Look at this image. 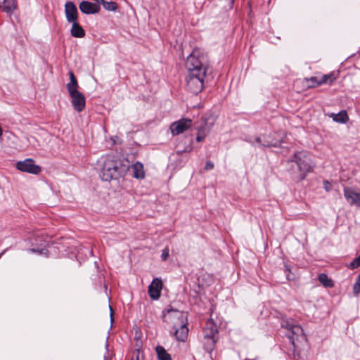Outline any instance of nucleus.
<instances>
[{
  "label": "nucleus",
  "mask_w": 360,
  "mask_h": 360,
  "mask_svg": "<svg viewBox=\"0 0 360 360\" xmlns=\"http://www.w3.org/2000/svg\"><path fill=\"white\" fill-rule=\"evenodd\" d=\"M359 275H360V272H359Z\"/></svg>",
  "instance_id": "nucleus-49"
},
{
  "label": "nucleus",
  "mask_w": 360,
  "mask_h": 360,
  "mask_svg": "<svg viewBox=\"0 0 360 360\" xmlns=\"http://www.w3.org/2000/svg\"><path fill=\"white\" fill-rule=\"evenodd\" d=\"M168 257H169V250L168 249L163 250L162 253L161 255L162 259L163 261H165L167 259Z\"/></svg>",
  "instance_id": "nucleus-35"
},
{
  "label": "nucleus",
  "mask_w": 360,
  "mask_h": 360,
  "mask_svg": "<svg viewBox=\"0 0 360 360\" xmlns=\"http://www.w3.org/2000/svg\"><path fill=\"white\" fill-rule=\"evenodd\" d=\"M182 162H183V161H182V160H179V162H177V163L176 164V167H183V164H181Z\"/></svg>",
  "instance_id": "nucleus-41"
},
{
  "label": "nucleus",
  "mask_w": 360,
  "mask_h": 360,
  "mask_svg": "<svg viewBox=\"0 0 360 360\" xmlns=\"http://www.w3.org/2000/svg\"><path fill=\"white\" fill-rule=\"evenodd\" d=\"M158 360H172L171 355L165 350V349L158 345L155 348Z\"/></svg>",
  "instance_id": "nucleus-25"
},
{
  "label": "nucleus",
  "mask_w": 360,
  "mask_h": 360,
  "mask_svg": "<svg viewBox=\"0 0 360 360\" xmlns=\"http://www.w3.org/2000/svg\"><path fill=\"white\" fill-rule=\"evenodd\" d=\"M130 167L129 162L118 155H108L103 162L101 178L102 180L110 181L112 179H118L128 172Z\"/></svg>",
  "instance_id": "nucleus-2"
},
{
  "label": "nucleus",
  "mask_w": 360,
  "mask_h": 360,
  "mask_svg": "<svg viewBox=\"0 0 360 360\" xmlns=\"http://www.w3.org/2000/svg\"><path fill=\"white\" fill-rule=\"evenodd\" d=\"M162 288V281L155 278L148 286V295L152 300H156L160 298Z\"/></svg>",
  "instance_id": "nucleus-12"
},
{
  "label": "nucleus",
  "mask_w": 360,
  "mask_h": 360,
  "mask_svg": "<svg viewBox=\"0 0 360 360\" xmlns=\"http://www.w3.org/2000/svg\"><path fill=\"white\" fill-rule=\"evenodd\" d=\"M320 77L314 76L311 77L309 79H308V82H309L311 84H309V87H317L320 85H318L319 79Z\"/></svg>",
  "instance_id": "nucleus-30"
},
{
  "label": "nucleus",
  "mask_w": 360,
  "mask_h": 360,
  "mask_svg": "<svg viewBox=\"0 0 360 360\" xmlns=\"http://www.w3.org/2000/svg\"><path fill=\"white\" fill-rule=\"evenodd\" d=\"M214 124V118L211 116L202 117L194 125L195 129L199 134H205L209 132L210 128Z\"/></svg>",
  "instance_id": "nucleus-11"
},
{
  "label": "nucleus",
  "mask_w": 360,
  "mask_h": 360,
  "mask_svg": "<svg viewBox=\"0 0 360 360\" xmlns=\"http://www.w3.org/2000/svg\"><path fill=\"white\" fill-rule=\"evenodd\" d=\"M101 4L103 5V8L108 11H115L117 8V4L113 1H106L103 0L101 1Z\"/></svg>",
  "instance_id": "nucleus-27"
},
{
  "label": "nucleus",
  "mask_w": 360,
  "mask_h": 360,
  "mask_svg": "<svg viewBox=\"0 0 360 360\" xmlns=\"http://www.w3.org/2000/svg\"><path fill=\"white\" fill-rule=\"evenodd\" d=\"M134 177L136 179H143L145 176L143 165L139 162H136L132 165Z\"/></svg>",
  "instance_id": "nucleus-22"
},
{
  "label": "nucleus",
  "mask_w": 360,
  "mask_h": 360,
  "mask_svg": "<svg viewBox=\"0 0 360 360\" xmlns=\"http://www.w3.org/2000/svg\"><path fill=\"white\" fill-rule=\"evenodd\" d=\"M29 251L32 252H37L39 254H46L48 252V250L46 249L42 248V249H37V248H31L29 250Z\"/></svg>",
  "instance_id": "nucleus-34"
},
{
  "label": "nucleus",
  "mask_w": 360,
  "mask_h": 360,
  "mask_svg": "<svg viewBox=\"0 0 360 360\" xmlns=\"http://www.w3.org/2000/svg\"><path fill=\"white\" fill-rule=\"evenodd\" d=\"M344 195L350 205H356L360 207V194L355 192L351 188H344Z\"/></svg>",
  "instance_id": "nucleus-15"
},
{
  "label": "nucleus",
  "mask_w": 360,
  "mask_h": 360,
  "mask_svg": "<svg viewBox=\"0 0 360 360\" xmlns=\"http://www.w3.org/2000/svg\"><path fill=\"white\" fill-rule=\"evenodd\" d=\"M109 308H110V321H111V322H112L113 320H114V319H113V310H112V309L110 305L109 306Z\"/></svg>",
  "instance_id": "nucleus-39"
},
{
  "label": "nucleus",
  "mask_w": 360,
  "mask_h": 360,
  "mask_svg": "<svg viewBox=\"0 0 360 360\" xmlns=\"http://www.w3.org/2000/svg\"><path fill=\"white\" fill-rule=\"evenodd\" d=\"M79 8L82 13L86 15L98 13L101 10V7L98 4L87 1L80 2Z\"/></svg>",
  "instance_id": "nucleus-16"
},
{
  "label": "nucleus",
  "mask_w": 360,
  "mask_h": 360,
  "mask_svg": "<svg viewBox=\"0 0 360 360\" xmlns=\"http://www.w3.org/2000/svg\"><path fill=\"white\" fill-rule=\"evenodd\" d=\"M69 94L74 109L78 112H82L86 105V99L83 94L79 91H72Z\"/></svg>",
  "instance_id": "nucleus-10"
},
{
  "label": "nucleus",
  "mask_w": 360,
  "mask_h": 360,
  "mask_svg": "<svg viewBox=\"0 0 360 360\" xmlns=\"http://www.w3.org/2000/svg\"><path fill=\"white\" fill-rule=\"evenodd\" d=\"M135 352L136 353V360H141L140 359V356H139V354L141 352V350L139 349H136L135 350Z\"/></svg>",
  "instance_id": "nucleus-38"
},
{
  "label": "nucleus",
  "mask_w": 360,
  "mask_h": 360,
  "mask_svg": "<svg viewBox=\"0 0 360 360\" xmlns=\"http://www.w3.org/2000/svg\"><path fill=\"white\" fill-rule=\"evenodd\" d=\"M281 326L287 330L285 335L293 347V355L299 356V351L307 340L302 328L292 319L283 320Z\"/></svg>",
  "instance_id": "nucleus-4"
},
{
  "label": "nucleus",
  "mask_w": 360,
  "mask_h": 360,
  "mask_svg": "<svg viewBox=\"0 0 360 360\" xmlns=\"http://www.w3.org/2000/svg\"><path fill=\"white\" fill-rule=\"evenodd\" d=\"M2 6H3V3L2 4L0 3V8L2 9Z\"/></svg>",
  "instance_id": "nucleus-47"
},
{
  "label": "nucleus",
  "mask_w": 360,
  "mask_h": 360,
  "mask_svg": "<svg viewBox=\"0 0 360 360\" xmlns=\"http://www.w3.org/2000/svg\"><path fill=\"white\" fill-rule=\"evenodd\" d=\"M185 67L187 71L186 87L191 93L198 94L204 88V79L208 67L207 55L200 49H193L186 58Z\"/></svg>",
  "instance_id": "nucleus-1"
},
{
  "label": "nucleus",
  "mask_w": 360,
  "mask_h": 360,
  "mask_svg": "<svg viewBox=\"0 0 360 360\" xmlns=\"http://www.w3.org/2000/svg\"><path fill=\"white\" fill-rule=\"evenodd\" d=\"M193 136H179L176 144V154L191 152L193 149Z\"/></svg>",
  "instance_id": "nucleus-9"
},
{
  "label": "nucleus",
  "mask_w": 360,
  "mask_h": 360,
  "mask_svg": "<svg viewBox=\"0 0 360 360\" xmlns=\"http://www.w3.org/2000/svg\"><path fill=\"white\" fill-rule=\"evenodd\" d=\"M109 141L111 142V145L120 144L121 141L120 140V136H110Z\"/></svg>",
  "instance_id": "nucleus-33"
},
{
  "label": "nucleus",
  "mask_w": 360,
  "mask_h": 360,
  "mask_svg": "<svg viewBox=\"0 0 360 360\" xmlns=\"http://www.w3.org/2000/svg\"><path fill=\"white\" fill-rule=\"evenodd\" d=\"M22 138L32 146L34 148H37L40 147V144L38 143L35 136H30V139L28 136H22Z\"/></svg>",
  "instance_id": "nucleus-28"
},
{
  "label": "nucleus",
  "mask_w": 360,
  "mask_h": 360,
  "mask_svg": "<svg viewBox=\"0 0 360 360\" xmlns=\"http://www.w3.org/2000/svg\"><path fill=\"white\" fill-rule=\"evenodd\" d=\"M335 79L336 74L333 72L328 75H323L320 76L318 85H322L324 84H332Z\"/></svg>",
  "instance_id": "nucleus-23"
},
{
  "label": "nucleus",
  "mask_w": 360,
  "mask_h": 360,
  "mask_svg": "<svg viewBox=\"0 0 360 360\" xmlns=\"http://www.w3.org/2000/svg\"><path fill=\"white\" fill-rule=\"evenodd\" d=\"M16 168L21 172L32 174H38L41 172V167L39 165H35L34 160L32 158L18 161L16 163Z\"/></svg>",
  "instance_id": "nucleus-6"
},
{
  "label": "nucleus",
  "mask_w": 360,
  "mask_h": 360,
  "mask_svg": "<svg viewBox=\"0 0 360 360\" xmlns=\"http://www.w3.org/2000/svg\"><path fill=\"white\" fill-rule=\"evenodd\" d=\"M202 332L203 338H205L219 339L217 326L212 319H210L206 322Z\"/></svg>",
  "instance_id": "nucleus-14"
},
{
  "label": "nucleus",
  "mask_w": 360,
  "mask_h": 360,
  "mask_svg": "<svg viewBox=\"0 0 360 360\" xmlns=\"http://www.w3.org/2000/svg\"><path fill=\"white\" fill-rule=\"evenodd\" d=\"M323 186H324V188H325V190L326 191H329L332 188L331 184L329 181H323Z\"/></svg>",
  "instance_id": "nucleus-36"
},
{
  "label": "nucleus",
  "mask_w": 360,
  "mask_h": 360,
  "mask_svg": "<svg viewBox=\"0 0 360 360\" xmlns=\"http://www.w3.org/2000/svg\"><path fill=\"white\" fill-rule=\"evenodd\" d=\"M2 141V136H0V143Z\"/></svg>",
  "instance_id": "nucleus-48"
},
{
  "label": "nucleus",
  "mask_w": 360,
  "mask_h": 360,
  "mask_svg": "<svg viewBox=\"0 0 360 360\" xmlns=\"http://www.w3.org/2000/svg\"><path fill=\"white\" fill-rule=\"evenodd\" d=\"M5 251H6V250H4L3 252H1L0 253V258H1V257H2V255L4 254Z\"/></svg>",
  "instance_id": "nucleus-45"
},
{
  "label": "nucleus",
  "mask_w": 360,
  "mask_h": 360,
  "mask_svg": "<svg viewBox=\"0 0 360 360\" xmlns=\"http://www.w3.org/2000/svg\"><path fill=\"white\" fill-rule=\"evenodd\" d=\"M2 11L11 15L17 7L16 0H3Z\"/></svg>",
  "instance_id": "nucleus-20"
},
{
  "label": "nucleus",
  "mask_w": 360,
  "mask_h": 360,
  "mask_svg": "<svg viewBox=\"0 0 360 360\" xmlns=\"http://www.w3.org/2000/svg\"><path fill=\"white\" fill-rule=\"evenodd\" d=\"M4 132V130L2 129L1 127L0 126V135H2Z\"/></svg>",
  "instance_id": "nucleus-44"
},
{
  "label": "nucleus",
  "mask_w": 360,
  "mask_h": 360,
  "mask_svg": "<svg viewBox=\"0 0 360 360\" xmlns=\"http://www.w3.org/2000/svg\"><path fill=\"white\" fill-rule=\"evenodd\" d=\"M359 292H360V282L356 280L355 283L353 285V293L355 295H358V294Z\"/></svg>",
  "instance_id": "nucleus-32"
},
{
  "label": "nucleus",
  "mask_w": 360,
  "mask_h": 360,
  "mask_svg": "<svg viewBox=\"0 0 360 360\" xmlns=\"http://www.w3.org/2000/svg\"><path fill=\"white\" fill-rule=\"evenodd\" d=\"M193 125L192 120L189 118H181L172 122L170 125L169 129L173 135H179L184 133Z\"/></svg>",
  "instance_id": "nucleus-7"
},
{
  "label": "nucleus",
  "mask_w": 360,
  "mask_h": 360,
  "mask_svg": "<svg viewBox=\"0 0 360 360\" xmlns=\"http://www.w3.org/2000/svg\"><path fill=\"white\" fill-rule=\"evenodd\" d=\"M70 82L66 84L68 93L78 91L79 84L72 71L69 72Z\"/></svg>",
  "instance_id": "nucleus-21"
},
{
  "label": "nucleus",
  "mask_w": 360,
  "mask_h": 360,
  "mask_svg": "<svg viewBox=\"0 0 360 360\" xmlns=\"http://www.w3.org/2000/svg\"><path fill=\"white\" fill-rule=\"evenodd\" d=\"M356 280L360 282V275H358Z\"/></svg>",
  "instance_id": "nucleus-46"
},
{
  "label": "nucleus",
  "mask_w": 360,
  "mask_h": 360,
  "mask_svg": "<svg viewBox=\"0 0 360 360\" xmlns=\"http://www.w3.org/2000/svg\"><path fill=\"white\" fill-rule=\"evenodd\" d=\"M65 13L68 22H73L77 21L78 11L73 2H66L65 5Z\"/></svg>",
  "instance_id": "nucleus-17"
},
{
  "label": "nucleus",
  "mask_w": 360,
  "mask_h": 360,
  "mask_svg": "<svg viewBox=\"0 0 360 360\" xmlns=\"http://www.w3.org/2000/svg\"><path fill=\"white\" fill-rule=\"evenodd\" d=\"M188 322H181L177 324V326L173 327L174 330V335L179 342H185L188 338Z\"/></svg>",
  "instance_id": "nucleus-13"
},
{
  "label": "nucleus",
  "mask_w": 360,
  "mask_h": 360,
  "mask_svg": "<svg viewBox=\"0 0 360 360\" xmlns=\"http://www.w3.org/2000/svg\"><path fill=\"white\" fill-rule=\"evenodd\" d=\"M360 266V254L359 256L354 258L352 262L349 263L348 265V268L351 269H354L357 267Z\"/></svg>",
  "instance_id": "nucleus-29"
},
{
  "label": "nucleus",
  "mask_w": 360,
  "mask_h": 360,
  "mask_svg": "<svg viewBox=\"0 0 360 360\" xmlns=\"http://www.w3.org/2000/svg\"><path fill=\"white\" fill-rule=\"evenodd\" d=\"M319 281L326 288H332L334 285L332 279L329 278L327 274L323 273L319 275Z\"/></svg>",
  "instance_id": "nucleus-26"
},
{
  "label": "nucleus",
  "mask_w": 360,
  "mask_h": 360,
  "mask_svg": "<svg viewBox=\"0 0 360 360\" xmlns=\"http://www.w3.org/2000/svg\"><path fill=\"white\" fill-rule=\"evenodd\" d=\"M27 146H27V144H26V145H25V146H20V150H24V149H25L26 147H27Z\"/></svg>",
  "instance_id": "nucleus-42"
},
{
  "label": "nucleus",
  "mask_w": 360,
  "mask_h": 360,
  "mask_svg": "<svg viewBox=\"0 0 360 360\" xmlns=\"http://www.w3.org/2000/svg\"><path fill=\"white\" fill-rule=\"evenodd\" d=\"M328 115L333 120L339 123H345L348 120V115L345 110H342L338 113H328Z\"/></svg>",
  "instance_id": "nucleus-19"
},
{
  "label": "nucleus",
  "mask_w": 360,
  "mask_h": 360,
  "mask_svg": "<svg viewBox=\"0 0 360 360\" xmlns=\"http://www.w3.org/2000/svg\"><path fill=\"white\" fill-rule=\"evenodd\" d=\"M285 271L286 273V278L288 281H292L295 278V276L291 273L290 267L288 265H285Z\"/></svg>",
  "instance_id": "nucleus-31"
},
{
  "label": "nucleus",
  "mask_w": 360,
  "mask_h": 360,
  "mask_svg": "<svg viewBox=\"0 0 360 360\" xmlns=\"http://www.w3.org/2000/svg\"><path fill=\"white\" fill-rule=\"evenodd\" d=\"M287 163L289 165L290 174L298 181L304 180L307 174L311 172L314 168L311 156L305 150L295 153L287 160Z\"/></svg>",
  "instance_id": "nucleus-3"
},
{
  "label": "nucleus",
  "mask_w": 360,
  "mask_h": 360,
  "mask_svg": "<svg viewBox=\"0 0 360 360\" xmlns=\"http://www.w3.org/2000/svg\"><path fill=\"white\" fill-rule=\"evenodd\" d=\"M254 139V140L250 139L248 140L250 142H255L259 146H262L264 147H283L282 143L283 141L282 139H276L274 136H251Z\"/></svg>",
  "instance_id": "nucleus-8"
},
{
  "label": "nucleus",
  "mask_w": 360,
  "mask_h": 360,
  "mask_svg": "<svg viewBox=\"0 0 360 360\" xmlns=\"http://www.w3.org/2000/svg\"><path fill=\"white\" fill-rule=\"evenodd\" d=\"M258 359V357H255L254 359H245L244 360H257Z\"/></svg>",
  "instance_id": "nucleus-43"
},
{
  "label": "nucleus",
  "mask_w": 360,
  "mask_h": 360,
  "mask_svg": "<svg viewBox=\"0 0 360 360\" xmlns=\"http://www.w3.org/2000/svg\"><path fill=\"white\" fill-rule=\"evenodd\" d=\"M162 319L164 322L172 325V327L177 326L179 323L187 321V317L183 311L173 308L164 310L162 313Z\"/></svg>",
  "instance_id": "nucleus-5"
},
{
  "label": "nucleus",
  "mask_w": 360,
  "mask_h": 360,
  "mask_svg": "<svg viewBox=\"0 0 360 360\" xmlns=\"http://www.w3.org/2000/svg\"><path fill=\"white\" fill-rule=\"evenodd\" d=\"M205 136H196V141L198 142H202L204 141Z\"/></svg>",
  "instance_id": "nucleus-40"
},
{
  "label": "nucleus",
  "mask_w": 360,
  "mask_h": 360,
  "mask_svg": "<svg viewBox=\"0 0 360 360\" xmlns=\"http://www.w3.org/2000/svg\"><path fill=\"white\" fill-rule=\"evenodd\" d=\"M72 23V25L70 30L71 35L77 38L84 37L85 36V31L82 27L77 22V21Z\"/></svg>",
  "instance_id": "nucleus-18"
},
{
  "label": "nucleus",
  "mask_w": 360,
  "mask_h": 360,
  "mask_svg": "<svg viewBox=\"0 0 360 360\" xmlns=\"http://www.w3.org/2000/svg\"><path fill=\"white\" fill-rule=\"evenodd\" d=\"M214 168V164L211 161H207L206 165L205 166V169L206 170H210Z\"/></svg>",
  "instance_id": "nucleus-37"
},
{
  "label": "nucleus",
  "mask_w": 360,
  "mask_h": 360,
  "mask_svg": "<svg viewBox=\"0 0 360 360\" xmlns=\"http://www.w3.org/2000/svg\"><path fill=\"white\" fill-rule=\"evenodd\" d=\"M218 341L217 339L205 338H203V347L204 349L211 354L215 349L216 343Z\"/></svg>",
  "instance_id": "nucleus-24"
}]
</instances>
